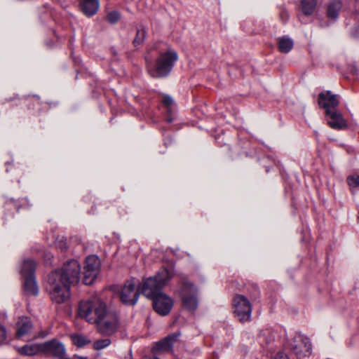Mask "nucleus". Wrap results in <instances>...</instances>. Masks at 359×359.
Returning a JSON list of instances; mask_svg holds the SVG:
<instances>
[{
    "mask_svg": "<svg viewBox=\"0 0 359 359\" xmlns=\"http://www.w3.org/2000/svg\"><path fill=\"white\" fill-rule=\"evenodd\" d=\"M173 119H174L173 118L169 116V117L167 118V121L168 123H170V122H172L173 121Z\"/></svg>",
    "mask_w": 359,
    "mask_h": 359,
    "instance_id": "nucleus-33",
    "label": "nucleus"
},
{
    "mask_svg": "<svg viewBox=\"0 0 359 359\" xmlns=\"http://www.w3.org/2000/svg\"><path fill=\"white\" fill-rule=\"evenodd\" d=\"M161 102L166 108L168 112L170 114L174 107V101L172 98L168 95H163L161 99Z\"/></svg>",
    "mask_w": 359,
    "mask_h": 359,
    "instance_id": "nucleus-24",
    "label": "nucleus"
},
{
    "mask_svg": "<svg viewBox=\"0 0 359 359\" xmlns=\"http://www.w3.org/2000/svg\"><path fill=\"white\" fill-rule=\"evenodd\" d=\"M274 359H288V358L285 353L280 352L276 355Z\"/></svg>",
    "mask_w": 359,
    "mask_h": 359,
    "instance_id": "nucleus-31",
    "label": "nucleus"
},
{
    "mask_svg": "<svg viewBox=\"0 0 359 359\" xmlns=\"http://www.w3.org/2000/svg\"><path fill=\"white\" fill-rule=\"evenodd\" d=\"M339 100L336 95L332 94L330 91L323 92L319 94L318 104L320 107L327 111H333L339 105Z\"/></svg>",
    "mask_w": 359,
    "mask_h": 359,
    "instance_id": "nucleus-14",
    "label": "nucleus"
},
{
    "mask_svg": "<svg viewBox=\"0 0 359 359\" xmlns=\"http://www.w3.org/2000/svg\"><path fill=\"white\" fill-rule=\"evenodd\" d=\"M130 355H132V350H130Z\"/></svg>",
    "mask_w": 359,
    "mask_h": 359,
    "instance_id": "nucleus-36",
    "label": "nucleus"
},
{
    "mask_svg": "<svg viewBox=\"0 0 359 359\" xmlns=\"http://www.w3.org/2000/svg\"><path fill=\"white\" fill-rule=\"evenodd\" d=\"M293 46V41L289 37L283 36L278 39V48L281 53H289L292 49Z\"/></svg>",
    "mask_w": 359,
    "mask_h": 359,
    "instance_id": "nucleus-20",
    "label": "nucleus"
},
{
    "mask_svg": "<svg viewBox=\"0 0 359 359\" xmlns=\"http://www.w3.org/2000/svg\"><path fill=\"white\" fill-rule=\"evenodd\" d=\"M81 265L76 259L66 262L62 268L52 271L48 278L50 299L57 304L66 302L70 297V287L80 280Z\"/></svg>",
    "mask_w": 359,
    "mask_h": 359,
    "instance_id": "nucleus-1",
    "label": "nucleus"
},
{
    "mask_svg": "<svg viewBox=\"0 0 359 359\" xmlns=\"http://www.w3.org/2000/svg\"><path fill=\"white\" fill-rule=\"evenodd\" d=\"M95 324H96L100 333L104 335H110L118 329V316L116 313L107 309L104 314Z\"/></svg>",
    "mask_w": 359,
    "mask_h": 359,
    "instance_id": "nucleus-6",
    "label": "nucleus"
},
{
    "mask_svg": "<svg viewBox=\"0 0 359 359\" xmlns=\"http://www.w3.org/2000/svg\"><path fill=\"white\" fill-rule=\"evenodd\" d=\"M316 0H302L301 6L302 12L306 15L313 14L316 7Z\"/></svg>",
    "mask_w": 359,
    "mask_h": 359,
    "instance_id": "nucleus-22",
    "label": "nucleus"
},
{
    "mask_svg": "<svg viewBox=\"0 0 359 359\" xmlns=\"http://www.w3.org/2000/svg\"><path fill=\"white\" fill-rule=\"evenodd\" d=\"M355 7L356 11L359 13V0H355Z\"/></svg>",
    "mask_w": 359,
    "mask_h": 359,
    "instance_id": "nucleus-32",
    "label": "nucleus"
},
{
    "mask_svg": "<svg viewBox=\"0 0 359 359\" xmlns=\"http://www.w3.org/2000/svg\"><path fill=\"white\" fill-rule=\"evenodd\" d=\"M73 344L77 347H83L90 343V339L82 334H74L71 335Z\"/></svg>",
    "mask_w": 359,
    "mask_h": 359,
    "instance_id": "nucleus-21",
    "label": "nucleus"
},
{
    "mask_svg": "<svg viewBox=\"0 0 359 359\" xmlns=\"http://www.w3.org/2000/svg\"><path fill=\"white\" fill-rule=\"evenodd\" d=\"M101 267L100 258L95 255H90L86 257L83 268V283L91 285L97 278Z\"/></svg>",
    "mask_w": 359,
    "mask_h": 359,
    "instance_id": "nucleus-7",
    "label": "nucleus"
},
{
    "mask_svg": "<svg viewBox=\"0 0 359 359\" xmlns=\"http://www.w3.org/2000/svg\"><path fill=\"white\" fill-rule=\"evenodd\" d=\"M6 339V331L5 327L0 324V343L5 341Z\"/></svg>",
    "mask_w": 359,
    "mask_h": 359,
    "instance_id": "nucleus-29",
    "label": "nucleus"
},
{
    "mask_svg": "<svg viewBox=\"0 0 359 359\" xmlns=\"http://www.w3.org/2000/svg\"><path fill=\"white\" fill-rule=\"evenodd\" d=\"M119 18H120V15L117 11L110 12L107 15V21L111 24H114L116 22H118Z\"/></svg>",
    "mask_w": 359,
    "mask_h": 359,
    "instance_id": "nucleus-27",
    "label": "nucleus"
},
{
    "mask_svg": "<svg viewBox=\"0 0 359 359\" xmlns=\"http://www.w3.org/2000/svg\"><path fill=\"white\" fill-rule=\"evenodd\" d=\"M233 311L241 322L250 320L252 313V306L250 301L243 295L238 294L233 300Z\"/></svg>",
    "mask_w": 359,
    "mask_h": 359,
    "instance_id": "nucleus-9",
    "label": "nucleus"
},
{
    "mask_svg": "<svg viewBox=\"0 0 359 359\" xmlns=\"http://www.w3.org/2000/svg\"><path fill=\"white\" fill-rule=\"evenodd\" d=\"M107 307L100 298L93 297L80 302L78 307V316L88 323L95 324L104 314Z\"/></svg>",
    "mask_w": 359,
    "mask_h": 359,
    "instance_id": "nucleus-4",
    "label": "nucleus"
},
{
    "mask_svg": "<svg viewBox=\"0 0 359 359\" xmlns=\"http://www.w3.org/2000/svg\"><path fill=\"white\" fill-rule=\"evenodd\" d=\"M110 344L111 340L109 339H98L93 343V348L97 351L102 350L109 346Z\"/></svg>",
    "mask_w": 359,
    "mask_h": 359,
    "instance_id": "nucleus-25",
    "label": "nucleus"
},
{
    "mask_svg": "<svg viewBox=\"0 0 359 359\" xmlns=\"http://www.w3.org/2000/svg\"><path fill=\"white\" fill-rule=\"evenodd\" d=\"M41 344L43 355L53 356L59 359H63L66 355L64 344L56 339L41 343Z\"/></svg>",
    "mask_w": 359,
    "mask_h": 359,
    "instance_id": "nucleus-11",
    "label": "nucleus"
},
{
    "mask_svg": "<svg viewBox=\"0 0 359 359\" xmlns=\"http://www.w3.org/2000/svg\"><path fill=\"white\" fill-rule=\"evenodd\" d=\"M325 114L329 116L327 123L332 128L335 130H344L348 127L347 122L344 118L341 112L334 109L333 111L329 110Z\"/></svg>",
    "mask_w": 359,
    "mask_h": 359,
    "instance_id": "nucleus-15",
    "label": "nucleus"
},
{
    "mask_svg": "<svg viewBox=\"0 0 359 359\" xmlns=\"http://www.w3.org/2000/svg\"><path fill=\"white\" fill-rule=\"evenodd\" d=\"M130 359H132V358H130Z\"/></svg>",
    "mask_w": 359,
    "mask_h": 359,
    "instance_id": "nucleus-37",
    "label": "nucleus"
},
{
    "mask_svg": "<svg viewBox=\"0 0 359 359\" xmlns=\"http://www.w3.org/2000/svg\"><path fill=\"white\" fill-rule=\"evenodd\" d=\"M155 281L146 280L142 287V293L148 298L152 299L154 310L159 315L165 316L168 315L174 305L171 297L162 292V290L154 287Z\"/></svg>",
    "mask_w": 359,
    "mask_h": 359,
    "instance_id": "nucleus-2",
    "label": "nucleus"
},
{
    "mask_svg": "<svg viewBox=\"0 0 359 359\" xmlns=\"http://www.w3.org/2000/svg\"><path fill=\"white\" fill-rule=\"evenodd\" d=\"M146 36V30L144 28H141L137 32L136 43L142 42Z\"/></svg>",
    "mask_w": 359,
    "mask_h": 359,
    "instance_id": "nucleus-28",
    "label": "nucleus"
},
{
    "mask_svg": "<svg viewBox=\"0 0 359 359\" xmlns=\"http://www.w3.org/2000/svg\"><path fill=\"white\" fill-rule=\"evenodd\" d=\"M302 344L303 346H295L293 348V351L299 358L308 356L311 353V344L310 341L307 339H305L302 341Z\"/></svg>",
    "mask_w": 359,
    "mask_h": 359,
    "instance_id": "nucleus-19",
    "label": "nucleus"
},
{
    "mask_svg": "<svg viewBox=\"0 0 359 359\" xmlns=\"http://www.w3.org/2000/svg\"><path fill=\"white\" fill-rule=\"evenodd\" d=\"M41 346V343L25 345L19 349V352L20 354L25 355H35L38 354H42Z\"/></svg>",
    "mask_w": 359,
    "mask_h": 359,
    "instance_id": "nucleus-17",
    "label": "nucleus"
},
{
    "mask_svg": "<svg viewBox=\"0 0 359 359\" xmlns=\"http://www.w3.org/2000/svg\"><path fill=\"white\" fill-rule=\"evenodd\" d=\"M341 8V4L340 1L332 2L327 8V15L329 18L336 19L338 17L339 12Z\"/></svg>",
    "mask_w": 359,
    "mask_h": 359,
    "instance_id": "nucleus-23",
    "label": "nucleus"
},
{
    "mask_svg": "<svg viewBox=\"0 0 359 359\" xmlns=\"http://www.w3.org/2000/svg\"><path fill=\"white\" fill-rule=\"evenodd\" d=\"M174 268L172 266L163 267L156 276L150 277L147 280L155 281L154 287L162 290L168 282L174 276Z\"/></svg>",
    "mask_w": 359,
    "mask_h": 359,
    "instance_id": "nucleus-12",
    "label": "nucleus"
},
{
    "mask_svg": "<svg viewBox=\"0 0 359 359\" xmlns=\"http://www.w3.org/2000/svg\"><path fill=\"white\" fill-rule=\"evenodd\" d=\"M26 271L27 273L30 272V268L28 266H26Z\"/></svg>",
    "mask_w": 359,
    "mask_h": 359,
    "instance_id": "nucleus-34",
    "label": "nucleus"
},
{
    "mask_svg": "<svg viewBox=\"0 0 359 359\" xmlns=\"http://www.w3.org/2000/svg\"><path fill=\"white\" fill-rule=\"evenodd\" d=\"M280 18H281L282 20H283L284 22H286L289 18V15H288L287 12L285 11H283L280 13Z\"/></svg>",
    "mask_w": 359,
    "mask_h": 359,
    "instance_id": "nucleus-30",
    "label": "nucleus"
},
{
    "mask_svg": "<svg viewBox=\"0 0 359 359\" xmlns=\"http://www.w3.org/2000/svg\"><path fill=\"white\" fill-rule=\"evenodd\" d=\"M347 182L351 188L359 187V175H351L348 177Z\"/></svg>",
    "mask_w": 359,
    "mask_h": 359,
    "instance_id": "nucleus-26",
    "label": "nucleus"
},
{
    "mask_svg": "<svg viewBox=\"0 0 359 359\" xmlns=\"http://www.w3.org/2000/svg\"><path fill=\"white\" fill-rule=\"evenodd\" d=\"M32 327L31 320L27 318H22L18 323L17 337H21L30 332Z\"/></svg>",
    "mask_w": 359,
    "mask_h": 359,
    "instance_id": "nucleus-18",
    "label": "nucleus"
},
{
    "mask_svg": "<svg viewBox=\"0 0 359 359\" xmlns=\"http://www.w3.org/2000/svg\"><path fill=\"white\" fill-rule=\"evenodd\" d=\"M181 335L180 332H174L154 343L151 352L154 355H163L173 352V346L179 340Z\"/></svg>",
    "mask_w": 359,
    "mask_h": 359,
    "instance_id": "nucleus-10",
    "label": "nucleus"
},
{
    "mask_svg": "<svg viewBox=\"0 0 359 359\" xmlns=\"http://www.w3.org/2000/svg\"><path fill=\"white\" fill-rule=\"evenodd\" d=\"M178 55L173 50H168L161 53L156 60V64L153 65L151 58L148 55L145 56L147 62V69L149 74L154 78H162L167 76L177 60Z\"/></svg>",
    "mask_w": 359,
    "mask_h": 359,
    "instance_id": "nucleus-3",
    "label": "nucleus"
},
{
    "mask_svg": "<svg viewBox=\"0 0 359 359\" xmlns=\"http://www.w3.org/2000/svg\"><path fill=\"white\" fill-rule=\"evenodd\" d=\"M183 306L190 311H194L198 307L197 289L191 283L184 281L180 290Z\"/></svg>",
    "mask_w": 359,
    "mask_h": 359,
    "instance_id": "nucleus-8",
    "label": "nucleus"
},
{
    "mask_svg": "<svg viewBox=\"0 0 359 359\" xmlns=\"http://www.w3.org/2000/svg\"><path fill=\"white\" fill-rule=\"evenodd\" d=\"M62 249H66V248H67V246H66V245H65V246H64V248H63V247H62Z\"/></svg>",
    "mask_w": 359,
    "mask_h": 359,
    "instance_id": "nucleus-35",
    "label": "nucleus"
},
{
    "mask_svg": "<svg viewBox=\"0 0 359 359\" xmlns=\"http://www.w3.org/2000/svg\"><path fill=\"white\" fill-rule=\"evenodd\" d=\"M120 299L126 305L133 306L135 304V280L133 278L128 280L125 283L120 293Z\"/></svg>",
    "mask_w": 359,
    "mask_h": 359,
    "instance_id": "nucleus-13",
    "label": "nucleus"
},
{
    "mask_svg": "<svg viewBox=\"0 0 359 359\" xmlns=\"http://www.w3.org/2000/svg\"><path fill=\"white\" fill-rule=\"evenodd\" d=\"M81 6L85 15L93 16L97 12L100 3L98 0H82Z\"/></svg>",
    "mask_w": 359,
    "mask_h": 359,
    "instance_id": "nucleus-16",
    "label": "nucleus"
},
{
    "mask_svg": "<svg viewBox=\"0 0 359 359\" xmlns=\"http://www.w3.org/2000/svg\"><path fill=\"white\" fill-rule=\"evenodd\" d=\"M36 264L32 259H25L21 266V274L24 278V290L27 295L35 296L39 292L34 271Z\"/></svg>",
    "mask_w": 359,
    "mask_h": 359,
    "instance_id": "nucleus-5",
    "label": "nucleus"
}]
</instances>
